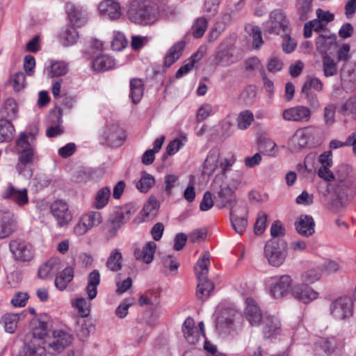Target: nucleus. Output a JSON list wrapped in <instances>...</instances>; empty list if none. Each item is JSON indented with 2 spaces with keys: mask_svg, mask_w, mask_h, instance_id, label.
Masks as SVG:
<instances>
[{
  "mask_svg": "<svg viewBox=\"0 0 356 356\" xmlns=\"http://www.w3.org/2000/svg\"><path fill=\"white\" fill-rule=\"evenodd\" d=\"M36 132H22L16 140L14 152L18 155L16 170L19 175L31 177L32 175L29 165L32 164L35 158Z\"/></svg>",
  "mask_w": 356,
  "mask_h": 356,
  "instance_id": "1",
  "label": "nucleus"
},
{
  "mask_svg": "<svg viewBox=\"0 0 356 356\" xmlns=\"http://www.w3.org/2000/svg\"><path fill=\"white\" fill-rule=\"evenodd\" d=\"M234 162L233 158L221 157L219 149H211L202 163V173L210 177L216 172L213 185H220L224 184L227 179V173L231 170Z\"/></svg>",
  "mask_w": 356,
  "mask_h": 356,
  "instance_id": "2",
  "label": "nucleus"
},
{
  "mask_svg": "<svg viewBox=\"0 0 356 356\" xmlns=\"http://www.w3.org/2000/svg\"><path fill=\"white\" fill-rule=\"evenodd\" d=\"M128 19L133 23L141 25L151 24L159 17L158 8L148 5L145 0H133L127 7Z\"/></svg>",
  "mask_w": 356,
  "mask_h": 356,
  "instance_id": "3",
  "label": "nucleus"
},
{
  "mask_svg": "<svg viewBox=\"0 0 356 356\" xmlns=\"http://www.w3.org/2000/svg\"><path fill=\"white\" fill-rule=\"evenodd\" d=\"M317 134L316 129L312 126L298 129L288 140L289 149L291 152H298L318 145Z\"/></svg>",
  "mask_w": 356,
  "mask_h": 356,
  "instance_id": "4",
  "label": "nucleus"
},
{
  "mask_svg": "<svg viewBox=\"0 0 356 356\" xmlns=\"http://www.w3.org/2000/svg\"><path fill=\"white\" fill-rule=\"evenodd\" d=\"M265 290L274 299H282L291 294L294 281L291 275L272 276L265 279Z\"/></svg>",
  "mask_w": 356,
  "mask_h": 356,
  "instance_id": "5",
  "label": "nucleus"
},
{
  "mask_svg": "<svg viewBox=\"0 0 356 356\" xmlns=\"http://www.w3.org/2000/svg\"><path fill=\"white\" fill-rule=\"evenodd\" d=\"M236 47L227 40H223L211 56V62L215 67H227L240 58Z\"/></svg>",
  "mask_w": 356,
  "mask_h": 356,
  "instance_id": "6",
  "label": "nucleus"
},
{
  "mask_svg": "<svg viewBox=\"0 0 356 356\" xmlns=\"http://www.w3.org/2000/svg\"><path fill=\"white\" fill-rule=\"evenodd\" d=\"M287 245L283 240H270L264 246V257L273 267L281 266L286 257Z\"/></svg>",
  "mask_w": 356,
  "mask_h": 356,
  "instance_id": "7",
  "label": "nucleus"
},
{
  "mask_svg": "<svg viewBox=\"0 0 356 356\" xmlns=\"http://www.w3.org/2000/svg\"><path fill=\"white\" fill-rule=\"evenodd\" d=\"M1 197L5 201L19 208H24L29 203L28 190L19 188L12 183H8L1 192Z\"/></svg>",
  "mask_w": 356,
  "mask_h": 356,
  "instance_id": "8",
  "label": "nucleus"
},
{
  "mask_svg": "<svg viewBox=\"0 0 356 356\" xmlns=\"http://www.w3.org/2000/svg\"><path fill=\"white\" fill-rule=\"evenodd\" d=\"M9 250L13 258L19 262L31 261L35 255L32 245L20 239H13L9 242Z\"/></svg>",
  "mask_w": 356,
  "mask_h": 356,
  "instance_id": "9",
  "label": "nucleus"
},
{
  "mask_svg": "<svg viewBox=\"0 0 356 356\" xmlns=\"http://www.w3.org/2000/svg\"><path fill=\"white\" fill-rule=\"evenodd\" d=\"M329 312L332 316L336 319L348 318L353 314V302L348 297L337 298L330 302Z\"/></svg>",
  "mask_w": 356,
  "mask_h": 356,
  "instance_id": "10",
  "label": "nucleus"
},
{
  "mask_svg": "<svg viewBox=\"0 0 356 356\" xmlns=\"http://www.w3.org/2000/svg\"><path fill=\"white\" fill-rule=\"evenodd\" d=\"M263 26L267 33L278 35L286 30L289 22L283 11L276 9L270 12L268 20L263 24Z\"/></svg>",
  "mask_w": 356,
  "mask_h": 356,
  "instance_id": "11",
  "label": "nucleus"
},
{
  "mask_svg": "<svg viewBox=\"0 0 356 356\" xmlns=\"http://www.w3.org/2000/svg\"><path fill=\"white\" fill-rule=\"evenodd\" d=\"M50 211L58 227L67 226L72 220V213L69 206L63 200L54 201L50 206Z\"/></svg>",
  "mask_w": 356,
  "mask_h": 356,
  "instance_id": "12",
  "label": "nucleus"
},
{
  "mask_svg": "<svg viewBox=\"0 0 356 356\" xmlns=\"http://www.w3.org/2000/svg\"><path fill=\"white\" fill-rule=\"evenodd\" d=\"M282 119L287 122H307L312 117V111L306 106H295L282 111Z\"/></svg>",
  "mask_w": 356,
  "mask_h": 356,
  "instance_id": "13",
  "label": "nucleus"
},
{
  "mask_svg": "<svg viewBox=\"0 0 356 356\" xmlns=\"http://www.w3.org/2000/svg\"><path fill=\"white\" fill-rule=\"evenodd\" d=\"M182 331L186 341L191 344L197 343L201 337H204L203 322H200L197 327L195 321L191 317H188L184 322Z\"/></svg>",
  "mask_w": 356,
  "mask_h": 356,
  "instance_id": "14",
  "label": "nucleus"
},
{
  "mask_svg": "<svg viewBox=\"0 0 356 356\" xmlns=\"http://www.w3.org/2000/svg\"><path fill=\"white\" fill-rule=\"evenodd\" d=\"M263 334L265 338L279 337L283 334L280 318L273 315H266L263 320Z\"/></svg>",
  "mask_w": 356,
  "mask_h": 356,
  "instance_id": "15",
  "label": "nucleus"
},
{
  "mask_svg": "<svg viewBox=\"0 0 356 356\" xmlns=\"http://www.w3.org/2000/svg\"><path fill=\"white\" fill-rule=\"evenodd\" d=\"M247 214L248 210L244 204H238L235 209L230 211L232 225L238 234H243L246 230Z\"/></svg>",
  "mask_w": 356,
  "mask_h": 356,
  "instance_id": "16",
  "label": "nucleus"
},
{
  "mask_svg": "<svg viewBox=\"0 0 356 356\" xmlns=\"http://www.w3.org/2000/svg\"><path fill=\"white\" fill-rule=\"evenodd\" d=\"M244 315L252 326H259L264 320L259 306L251 297H248L245 300Z\"/></svg>",
  "mask_w": 356,
  "mask_h": 356,
  "instance_id": "17",
  "label": "nucleus"
},
{
  "mask_svg": "<svg viewBox=\"0 0 356 356\" xmlns=\"http://www.w3.org/2000/svg\"><path fill=\"white\" fill-rule=\"evenodd\" d=\"M17 220L15 215L8 211H0V238H6L15 232Z\"/></svg>",
  "mask_w": 356,
  "mask_h": 356,
  "instance_id": "18",
  "label": "nucleus"
},
{
  "mask_svg": "<svg viewBox=\"0 0 356 356\" xmlns=\"http://www.w3.org/2000/svg\"><path fill=\"white\" fill-rule=\"evenodd\" d=\"M292 296L298 301L307 305L319 298V293L309 286L295 284Z\"/></svg>",
  "mask_w": 356,
  "mask_h": 356,
  "instance_id": "19",
  "label": "nucleus"
},
{
  "mask_svg": "<svg viewBox=\"0 0 356 356\" xmlns=\"http://www.w3.org/2000/svg\"><path fill=\"white\" fill-rule=\"evenodd\" d=\"M123 64V63H119L112 56L104 54H99L94 56L91 60L92 69L97 72L108 70Z\"/></svg>",
  "mask_w": 356,
  "mask_h": 356,
  "instance_id": "20",
  "label": "nucleus"
},
{
  "mask_svg": "<svg viewBox=\"0 0 356 356\" xmlns=\"http://www.w3.org/2000/svg\"><path fill=\"white\" fill-rule=\"evenodd\" d=\"M99 13L110 19H119L122 15L121 6L114 0H104L99 3Z\"/></svg>",
  "mask_w": 356,
  "mask_h": 356,
  "instance_id": "21",
  "label": "nucleus"
},
{
  "mask_svg": "<svg viewBox=\"0 0 356 356\" xmlns=\"http://www.w3.org/2000/svg\"><path fill=\"white\" fill-rule=\"evenodd\" d=\"M207 46L201 45L197 51L186 60L184 64L177 70L176 77L181 78L188 74L193 68L194 65L207 54Z\"/></svg>",
  "mask_w": 356,
  "mask_h": 356,
  "instance_id": "22",
  "label": "nucleus"
},
{
  "mask_svg": "<svg viewBox=\"0 0 356 356\" xmlns=\"http://www.w3.org/2000/svg\"><path fill=\"white\" fill-rule=\"evenodd\" d=\"M316 50L321 56L332 55L336 51L337 42L334 36L319 35L316 40Z\"/></svg>",
  "mask_w": 356,
  "mask_h": 356,
  "instance_id": "23",
  "label": "nucleus"
},
{
  "mask_svg": "<svg viewBox=\"0 0 356 356\" xmlns=\"http://www.w3.org/2000/svg\"><path fill=\"white\" fill-rule=\"evenodd\" d=\"M216 185H213L215 186ZM220 187L218 192V202L221 207H227L230 211L235 209L236 206V197L234 191L229 186H222V184L218 185Z\"/></svg>",
  "mask_w": 356,
  "mask_h": 356,
  "instance_id": "24",
  "label": "nucleus"
},
{
  "mask_svg": "<svg viewBox=\"0 0 356 356\" xmlns=\"http://www.w3.org/2000/svg\"><path fill=\"white\" fill-rule=\"evenodd\" d=\"M157 245L154 241H148L142 248H136L134 257L136 260L147 264L152 262Z\"/></svg>",
  "mask_w": 356,
  "mask_h": 356,
  "instance_id": "25",
  "label": "nucleus"
},
{
  "mask_svg": "<svg viewBox=\"0 0 356 356\" xmlns=\"http://www.w3.org/2000/svg\"><path fill=\"white\" fill-rule=\"evenodd\" d=\"M61 260L58 257H52L42 264L38 269V277L47 279L57 273L61 268Z\"/></svg>",
  "mask_w": 356,
  "mask_h": 356,
  "instance_id": "26",
  "label": "nucleus"
},
{
  "mask_svg": "<svg viewBox=\"0 0 356 356\" xmlns=\"http://www.w3.org/2000/svg\"><path fill=\"white\" fill-rule=\"evenodd\" d=\"M25 316L24 312L6 313L2 316L0 322L6 332L13 334L17 328L19 321L24 318Z\"/></svg>",
  "mask_w": 356,
  "mask_h": 356,
  "instance_id": "27",
  "label": "nucleus"
},
{
  "mask_svg": "<svg viewBox=\"0 0 356 356\" xmlns=\"http://www.w3.org/2000/svg\"><path fill=\"white\" fill-rule=\"evenodd\" d=\"M74 277V270L72 266H67L63 270L58 272L55 280L54 284L56 288L63 291L65 290L68 284L73 280Z\"/></svg>",
  "mask_w": 356,
  "mask_h": 356,
  "instance_id": "28",
  "label": "nucleus"
},
{
  "mask_svg": "<svg viewBox=\"0 0 356 356\" xmlns=\"http://www.w3.org/2000/svg\"><path fill=\"white\" fill-rule=\"evenodd\" d=\"M108 143L113 146H120L125 140L123 130L116 125L108 126L104 131Z\"/></svg>",
  "mask_w": 356,
  "mask_h": 356,
  "instance_id": "29",
  "label": "nucleus"
},
{
  "mask_svg": "<svg viewBox=\"0 0 356 356\" xmlns=\"http://www.w3.org/2000/svg\"><path fill=\"white\" fill-rule=\"evenodd\" d=\"M323 270L321 266L307 269L300 275V281L303 286H310L320 280Z\"/></svg>",
  "mask_w": 356,
  "mask_h": 356,
  "instance_id": "30",
  "label": "nucleus"
},
{
  "mask_svg": "<svg viewBox=\"0 0 356 356\" xmlns=\"http://www.w3.org/2000/svg\"><path fill=\"white\" fill-rule=\"evenodd\" d=\"M315 223L311 216H300L296 222L298 232L304 236H312L314 233Z\"/></svg>",
  "mask_w": 356,
  "mask_h": 356,
  "instance_id": "31",
  "label": "nucleus"
},
{
  "mask_svg": "<svg viewBox=\"0 0 356 356\" xmlns=\"http://www.w3.org/2000/svg\"><path fill=\"white\" fill-rule=\"evenodd\" d=\"M209 265L210 254L209 252H204L194 267L197 280H205V279H207Z\"/></svg>",
  "mask_w": 356,
  "mask_h": 356,
  "instance_id": "32",
  "label": "nucleus"
},
{
  "mask_svg": "<svg viewBox=\"0 0 356 356\" xmlns=\"http://www.w3.org/2000/svg\"><path fill=\"white\" fill-rule=\"evenodd\" d=\"M53 336V341L49 343V346L56 351H60L72 341L71 335L62 330L54 331Z\"/></svg>",
  "mask_w": 356,
  "mask_h": 356,
  "instance_id": "33",
  "label": "nucleus"
},
{
  "mask_svg": "<svg viewBox=\"0 0 356 356\" xmlns=\"http://www.w3.org/2000/svg\"><path fill=\"white\" fill-rule=\"evenodd\" d=\"M322 71L325 77L335 76L338 72V61L334 54L321 56Z\"/></svg>",
  "mask_w": 356,
  "mask_h": 356,
  "instance_id": "34",
  "label": "nucleus"
},
{
  "mask_svg": "<svg viewBox=\"0 0 356 356\" xmlns=\"http://www.w3.org/2000/svg\"><path fill=\"white\" fill-rule=\"evenodd\" d=\"M184 47L185 42L181 40L176 42L170 47L164 59V63L167 67L171 66L180 58Z\"/></svg>",
  "mask_w": 356,
  "mask_h": 356,
  "instance_id": "35",
  "label": "nucleus"
},
{
  "mask_svg": "<svg viewBox=\"0 0 356 356\" xmlns=\"http://www.w3.org/2000/svg\"><path fill=\"white\" fill-rule=\"evenodd\" d=\"M100 283V275L97 270L92 271L88 278V285L86 286V293L88 298L93 300L97 294V287Z\"/></svg>",
  "mask_w": 356,
  "mask_h": 356,
  "instance_id": "36",
  "label": "nucleus"
},
{
  "mask_svg": "<svg viewBox=\"0 0 356 356\" xmlns=\"http://www.w3.org/2000/svg\"><path fill=\"white\" fill-rule=\"evenodd\" d=\"M158 209L159 204L156 198L149 197L140 212L141 221L144 222L153 218L156 215Z\"/></svg>",
  "mask_w": 356,
  "mask_h": 356,
  "instance_id": "37",
  "label": "nucleus"
},
{
  "mask_svg": "<svg viewBox=\"0 0 356 356\" xmlns=\"http://www.w3.org/2000/svg\"><path fill=\"white\" fill-rule=\"evenodd\" d=\"M111 189L108 186L102 187L99 189L94 198L92 207L97 209L104 208L110 199Z\"/></svg>",
  "mask_w": 356,
  "mask_h": 356,
  "instance_id": "38",
  "label": "nucleus"
},
{
  "mask_svg": "<svg viewBox=\"0 0 356 356\" xmlns=\"http://www.w3.org/2000/svg\"><path fill=\"white\" fill-rule=\"evenodd\" d=\"M30 327L34 338L42 339L47 334L48 324L40 318H33L31 321Z\"/></svg>",
  "mask_w": 356,
  "mask_h": 356,
  "instance_id": "39",
  "label": "nucleus"
},
{
  "mask_svg": "<svg viewBox=\"0 0 356 356\" xmlns=\"http://www.w3.org/2000/svg\"><path fill=\"white\" fill-rule=\"evenodd\" d=\"M130 93L129 97L131 99L133 103H138L144 92V86L143 81L140 79H131L129 83Z\"/></svg>",
  "mask_w": 356,
  "mask_h": 356,
  "instance_id": "40",
  "label": "nucleus"
},
{
  "mask_svg": "<svg viewBox=\"0 0 356 356\" xmlns=\"http://www.w3.org/2000/svg\"><path fill=\"white\" fill-rule=\"evenodd\" d=\"M341 341L336 336L321 338L318 342V346L326 353H333L340 346Z\"/></svg>",
  "mask_w": 356,
  "mask_h": 356,
  "instance_id": "41",
  "label": "nucleus"
},
{
  "mask_svg": "<svg viewBox=\"0 0 356 356\" xmlns=\"http://www.w3.org/2000/svg\"><path fill=\"white\" fill-rule=\"evenodd\" d=\"M72 307L81 317L90 315L91 303L83 297H76L71 300Z\"/></svg>",
  "mask_w": 356,
  "mask_h": 356,
  "instance_id": "42",
  "label": "nucleus"
},
{
  "mask_svg": "<svg viewBox=\"0 0 356 356\" xmlns=\"http://www.w3.org/2000/svg\"><path fill=\"white\" fill-rule=\"evenodd\" d=\"M18 112L17 104L14 99H7L1 108V116L9 121L16 118Z\"/></svg>",
  "mask_w": 356,
  "mask_h": 356,
  "instance_id": "43",
  "label": "nucleus"
},
{
  "mask_svg": "<svg viewBox=\"0 0 356 356\" xmlns=\"http://www.w3.org/2000/svg\"><path fill=\"white\" fill-rule=\"evenodd\" d=\"M15 128L8 120H0V143L10 141L14 136Z\"/></svg>",
  "mask_w": 356,
  "mask_h": 356,
  "instance_id": "44",
  "label": "nucleus"
},
{
  "mask_svg": "<svg viewBox=\"0 0 356 356\" xmlns=\"http://www.w3.org/2000/svg\"><path fill=\"white\" fill-rule=\"evenodd\" d=\"M198 282L199 283L196 289V296L199 300L203 301L209 297L214 286L213 283L207 279H205V280H198Z\"/></svg>",
  "mask_w": 356,
  "mask_h": 356,
  "instance_id": "45",
  "label": "nucleus"
},
{
  "mask_svg": "<svg viewBox=\"0 0 356 356\" xmlns=\"http://www.w3.org/2000/svg\"><path fill=\"white\" fill-rule=\"evenodd\" d=\"M78 33L72 26H67L60 34V42L64 46H70L76 42Z\"/></svg>",
  "mask_w": 356,
  "mask_h": 356,
  "instance_id": "46",
  "label": "nucleus"
},
{
  "mask_svg": "<svg viewBox=\"0 0 356 356\" xmlns=\"http://www.w3.org/2000/svg\"><path fill=\"white\" fill-rule=\"evenodd\" d=\"M154 177L146 172H142L140 180L136 183V187L138 190L143 193H147L154 184Z\"/></svg>",
  "mask_w": 356,
  "mask_h": 356,
  "instance_id": "47",
  "label": "nucleus"
},
{
  "mask_svg": "<svg viewBox=\"0 0 356 356\" xmlns=\"http://www.w3.org/2000/svg\"><path fill=\"white\" fill-rule=\"evenodd\" d=\"M82 221H84L90 229L97 227L102 222V216L100 212L91 211L81 216Z\"/></svg>",
  "mask_w": 356,
  "mask_h": 356,
  "instance_id": "48",
  "label": "nucleus"
},
{
  "mask_svg": "<svg viewBox=\"0 0 356 356\" xmlns=\"http://www.w3.org/2000/svg\"><path fill=\"white\" fill-rule=\"evenodd\" d=\"M245 30L252 38L253 47L256 49H259L264 43L260 28L257 26L249 24L245 26Z\"/></svg>",
  "mask_w": 356,
  "mask_h": 356,
  "instance_id": "49",
  "label": "nucleus"
},
{
  "mask_svg": "<svg viewBox=\"0 0 356 356\" xmlns=\"http://www.w3.org/2000/svg\"><path fill=\"white\" fill-rule=\"evenodd\" d=\"M66 9L70 22L74 25L79 26L81 24L83 17L82 10L78 6L71 3L67 4Z\"/></svg>",
  "mask_w": 356,
  "mask_h": 356,
  "instance_id": "50",
  "label": "nucleus"
},
{
  "mask_svg": "<svg viewBox=\"0 0 356 356\" xmlns=\"http://www.w3.org/2000/svg\"><path fill=\"white\" fill-rule=\"evenodd\" d=\"M253 121L254 115L251 111L248 110L241 111L237 118L238 128L241 130L247 129Z\"/></svg>",
  "mask_w": 356,
  "mask_h": 356,
  "instance_id": "51",
  "label": "nucleus"
},
{
  "mask_svg": "<svg viewBox=\"0 0 356 356\" xmlns=\"http://www.w3.org/2000/svg\"><path fill=\"white\" fill-rule=\"evenodd\" d=\"M122 254L117 249L113 250L107 260L106 266L112 271H118L121 267Z\"/></svg>",
  "mask_w": 356,
  "mask_h": 356,
  "instance_id": "52",
  "label": "nucleus"
},
{
  "mask_svg": "<svg viewBox=\"0 0 356 356\" xmlns=\"http://www.w3.org/2000/svg\"><path fill=\"white\" fill-rule=\"evenodd\" d=\"M110 227L113 233H115L127 220L126 218L116 209L110 217Z\"/></svg>",
  "mask_w": 356,
  "mask_h": 356,
  "instance_id": "53",
  "label": "nucleus"
},
{
  "mask_svg": "<svg viewBox=\"0 0 356 356\" xmlns=\"http://www.w3.org/2000/svg\"><path fill=\"white\" fill-rule=\"evenodd\" d=\"M187 142V138L185 136H181L172 141H170L167 147L166 153L170 155L175 154L180 149H181Z\"/></svg>",
  "mask_w": 356,
  "mask_h": 356,
  "instance_id": "54",
  "label": "nucleus"
},
{
  "mask_svg": "<svg viewBox=\"0 0 356 356\" xmlns=\"http://www.w3.org/2000/svg\"><path fill=\"white\" fill-rule=\"evenodd\" d=\"M339 111L344 115H356V96H353L341 103Z\"/></svg>",
  "mask_w": 356,
  "mask_h": 356,
  "instance_id": "55",
  "label": "nucleus"
},
{
  "mask_svg": "<svg viewBox=\"0 0 356 356\" xmlns=\"http://www.w3.org/2000/svg\"><path fill=\"white\" fill-rule=\"evenodd\" d=\"M10 83L16 92L22 90L26 86L25 74L22 72L15 73L10 76Z\"/></svg>",
  "mask_w": 356,
  "mask_h": 356,
  "instance_id": "56",
  "label": "nucleus"
},
{
  "mask_svg": "<svg viewBox=\"0 0 356 356\" xmlns=\"http://www.w3.org/2000/svg\"><path fill=\"white\" fill-rule=\"evenodd\" d=\"M67 72V65L63 61H53L50 65V76H60Z\"/></svg>",
  "mask_w": 356,
  "mask_h": 356,
  "instance_id": "57",
  "label": "nucleus"
},
{
  "mask_svg": "<svg viewBox=\"0 0 356 356\" xmlns=\"http://www.w3.org/2000/svg\"><path fill=\"white\" fill-rule=\"evenodd\" d=\"M207 28V21L204 17H200L196 19L192 26L193 35L195 38L203 36Z\"/></svg>",
  "mask_w": 356,
  "mask_h": 356,
  "instance_id": "58",
  "label": "nucleus"
},
{
  "mask_svg": "<svg viewBox=\"0 0 356 356\" xmlns=\"http://www.w3.org/2000/svg\"><path fill=\"white\" fill-rule=\"evenodd\" d=\"M127 41L124 33L120 31L113 32L111 47L114 51L122 50L127 46Z\"/></svg>",
  "mask_w": 356,
  "mask_h": 356,
  "instance_id": "59",
  "label": "nucleus"
},
{
  "mask_svg": "<svg viewBox=\"0 0 356 356\" xmlns=\"http://www.w3.org/2000/svg\"><path fill=\"white\" fill-rule=\"evenodd\" d=\"M323 88L322 81L316 77H310L307 79L304 83L302 90L303 92H308L309 89H314L316 91H321Z\"/></svg>",
  "mask_w": 356,
  "mask_h": 356,
  "instance_id": "60",
  "label": "nucleus"
},
{
  "mask_svg": "<svg viewBox=\"0 0 356 356\" xmlns=\"http://www.w3.org/2000/svg\"><path fill=\"white\" fill-rule=\"evenodd\" d=\"M323 121L325 125L331 126L335 122V106L330 104L323 109Z\"/></svg>",
  "mask_w": 356,
  "mask_h": 356,
  "instance_id": "61",
  "label": "nucleus"
},
{
  "mask_svg": "<svg viewBox=\"0 0 356 356\" xmlns=\"http://www.w3.org/2000/svg\"><path fill=\"white\" fill-rule=\"evenodd\" d=\"M214 113L213 106L207 103L203 104L197 110L196 118L198 122L203 121Z\"/></svg>",
  "mask_w": 356,
  "mask_h": 356,
  "instance_id": "62",
  "label": "nucleus"
},
{
  "mask_svg": "<svg viewBox=\"0 0 356 356\" xmlns=\"http://www.w3.org/2000/svg\"><path fill=\"white\" fill-rule=\"evenodd\" d=\"M350 47L348 44H343L337 51V60L338 62H347L351 58Z\"/></svg>",
  "mask_w": 356,
  "mask_h": 356,
  "instance_id": "63",
  "label": "nucleus"
},
{
  "mask_svg": "<svg viewBox=\"0 0 356 356\" xmlns=\"http://www.w3.org/2000/svg\"><path fill=\"white\" fill-rule=\"evenodd\" d=\"M267 222V215L263 212L259 213L257 219L254 223V233L261 235L266 229Z\"/></svg>",
  "mask_w": 356,
  "mask_h": 356,
  "instance_id": "64",
  "label": "nucleus"
}]
</instances>
